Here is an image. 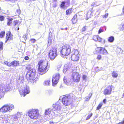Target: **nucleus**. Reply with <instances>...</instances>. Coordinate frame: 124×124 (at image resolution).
I'll return each instance as SVG.
<instances>
[{"mask_svg": "<svg viewBox=\"0 0 124 124\" xmlns=\"http://www.w3.org/2000/svg\"><path fill=\"white\" fill-rule=\"evenodd\" d=\"M59 99L62 100L64 105L68 106L71 104L72 101L75 99V98L74 95L70 94L67 96H63L61 97Z\"/></svg>", "mask_w": 124, "mask_h": 124, "instance_id": "1", "label": "nucleus"}, {"mask_svg": "<svg viewBox=\"0 0 124 124\" xmlns=\"http://www.w3.org/2000/svg\"><path fill=\"white\" fill-rule=\"evenodd\" d=\"M30 65H28L27 67V68L29 69V70L28 71L26 75V78L28 80H32L33 84H34V82L37 81L38 78L37 79L36 78V80H35V69H29Z\"/></svg>", "mask_w": 124, "mask_h": 124, "instance_id": "2", "label": "nucleus"}, {"mask_svg": "<svg viewBox=\"0 0 124 124\" xmlns=\"http://www.w3.org/2000/svg\"><path fill=\"white\" fill-rule=\"evenodd\" d=\"M38 70L39 73L42 75L46 73L48 71L47 62L40 60L38 63Z\"/></svg>", "mask_w": 124, "mask_h": 124, "instance_id": "3", "label": "nucleus"}, {"mask_svg": "<svg viewBox=\"0 0 124 124\" xmlns=\"http://www.w3.org/2000/svg\"><path fill=\"white\" fill-rule=\"evenodd\" d=\"M61 51L60 53L62 55L67 56L70 53L71 47L70 46L68 45L63 46L61 47Z\"/></svg>", "mask_w": 124, "mask_h": 124, "instance_id": "4", "label": "nucleus"}, {"mask_svg": "<svg viewBox=\"0 0 124 124\" xmlns=\"http://www.w3.org/2000/svg\"><path fill=\"white\" fill-rule=\"evenodd\" d=\"M28 115L31 119H36L39 116V112L38 109H30L28 112Z\"/></svg>", "mask_w": 124, "mask_h": 124, "instance_id": "5", "label": "nucleus"}, {"mask_svg": "<svg viewBox=\"0 0 124 124\" xmlns=\"http://www.w3.org/2000/svg\"><path fill=\"white\" fill-rule=\"evenodd\" d=\"M30 92V89L28 86L25 85L22 87L19 91L21 96L24 97L25 95L29 93Z\"/></svg>", "mask_w": 124, "mask_h": 124, "instance_id": "6", "label": "nucleus"}, {"mask_svg": "<svg viewBox=\"0 0 124 124\" xmlns=\"http://www.w3.org/2000/svg\"><path fill=\"white\" fill-rule=\"evenodd\" d=\"M57 49L54 47L50 51L49 54V58L52 60H54L57 55Z\"/></svg>", "mask_w": 124, "mask_h": 124, "instance_id": "7", "label": "nucleus"}, {"mask_svg": "<svg viewBox=\"0 0 124 124\" xmlns=\"http://www.w3.org/2000/svg\"><path fill=\"white\" fill-rule=\"evenodd\" d=\"M14 108V106L12 104L6 105L4 106L0 109L2 112H6L10 111Z\"/></svg>", "mask_w": 124, "mask_h": 124, "instance_id": "8", "label": "nucleus"}, {"mask_svg": "<svg viewBox=\"0 0 124 124\" xmlns=\"http://www.w3.org/2000/svg\"><path fill=\"white\" fill-rule=\"evenodd\" d=\"M53 110L55 111L54 112V113L57 115V114L56 113H57V111H59L62 108L61 104L59 101H57L53 105Z\"/></svg>", "mask_w": 124, "mask_h": 124, "instance_id": "9", "label": "nucleus"}, {"mask_svg": "<svg viewBox=\"0 0 124 124\" xmlns=\"http://www.w3.org/2000/svg\"><path fill=\"white\" fill-rule=\"evenodd\" d=\"M60 76V75L58 73H56L53 75L52 78V83L53 86L57 83Z\"/></svg>", "mask_w": 124, "mask_h": 124, "instance_id": "10", "label": "nucleus"}, {"mask_svg": "<svg viewBox=\"0 0 124 124\" xmlns=\"http://www.w3.org/2000/svg\"><path fill=\"white\" fill-rule=\"evenodd\" d=\"M95 50L98 53L106 55L108 54L107 51L104 48L97 47L95 49Z\"/></svg>", "mask_w": 124, "mask_h": 124, "instance_id": "11", "label": "nucleus"}, {"mask_svg": "<svg viewBox=\"0 0 124 124\" xmlns=\"http://www.w3.org/2000/svg\"><path fill=\"white\" fill-rule=\"evenodd\" d=\"M80 76L77 72H73L72 75V77L74 82H78L79 81Z\"/></svg>", "mask_w": 124, "mask_h": 124, "instance_id": "12", "label": "nucleus"}, {"mask_svg": "<svg viewBox=\"0 0 124 124\" xmlns=\"http://www.w3.org/2000/svg\"><path fill=\"white\" fill-rule=\"evenodd\" d=\"M9 88L8 85L6 86L4 84L0 85V92L4 93L5 91H7L9 90Z\"/></svg>", "mask_w": 124, "mask_h": 124, "instance_id": "13", "label": "nucleus"}, {"mask_svg": "<svg viewBox=\"0 0 124 124\" xmlns=\"http://www.w3.org/2000/svg\"><path fill=\"white\" fill-rule=\"evenodd\" d=\"M113 87L112 85L109 86L107 88L104 90L103 92L104 94L105 95L110 94L111 93Z\"/></svg>", "mask_w": 124, "mask_h": 124, "instance_id": "14", "label": "nucleus"}, {"mask_svg": "<svg viewBox=\"0 0 124 124\" xmlns=\"http://www.w3.org/2000/svg\"><path fill=\"white\" fill-rule=\"evenodd\" d=\"M10 116L8 115H3L0 117V119L3 121H6L8 122L10 120Z\"/></svg>", "mask_w": 124, "mask_h": 124, "instance_id": "15", "label": "nucleus"}, {"mask_svg": "<svg viewBox=\"0 0 124 124\" xmlns=\"http://www.w3.org/2000/svg\"><path fill=\"white\" fill-rule=\"evenodd\" d=\"M21 116V115L20 113H18L16 115H14L12 116L11 118L14 121H16L18 118H20Z\"/></svg>", "mask_w": 124, "mask_h": 124, "instance_id": "16", "label": "nucleus"}, {"mask_svg": "<svg viewBox=\"0 0 124 124\" xmlns=\"http://www.w3.org/2000/svg\"><path fill=\"white\" fill-rule=\"evenodd\" d=\"M93 39L95 41H98L101 42L103 39L98 35H94L93 38Z\"/></svg>", "mask_w": 124, "mask_h": 124, "instance_id": "17", "label": "nucleus"}, {"mask_svg": "<svg viewBox=\"0 0 124 124\" xmlns=\"http://www.w3.org/2000/svg\"><path fill=\"white\" fill-rule=\"evenodd\" d=\"M6 35V38L7 39L6 41V42H7L8 40H10L12 39V35L11 34V32H8L7 33Z\"/></svg>", "mask_w": 124, "mask_h": 124, "instance_id": "18", "label": "nucleus"}, {"mask_svg": "<svg viewBox=\"0 0 124 124\" xmlns=\"http://www.w3.org/2000/svg\"><path fill=\"white\" fill-rule=\"evenodd\" d=\"M79 58V56L78 55H72L71 57V60L73 61H77L78 60Z\"/></svg>", "mask_w": 124, "mask_h": 124, "instance_id": "19", "label": "nucleus"}, {"mask_svg": "<svg viewBox=\"0 0 124 124\" xmlns=\"http://www.w3.org/2000/svg\"><path fill=\"white\" fill-rule=\"evenodd\" d=\"M53 109L51 108H48L46 109L45 111L44 114L45 115H48L50 114L52 111L53 112Z\"/></svg>", "mask_w": 124, "mask_h": 124, "instance_id": "20", "label": "nucleus"}, {"mask_svg": "<svg viewBox=\"0 0 124 124\" xmlns=\"http://www.w3.org/2000/svg\"><path fill=\"white\" fill-rule=\"evenodd\" d=\"M50 79L47 80L44 82L43 84L44 85L48 86L50 85Z\"/></svg>", "mask_w": 124, "mask_h": 124, "instance_id": "21", "label": "nucleus"}, {"mask_svg": "<svg viewBox=\"0 0 124 124\" xmlns=\"http://www.w3.org/2000/svg\"><path fill=\"white\" fill-rule=\"evenodd\" d=\"M52 33L50 32L49 33V36L48 38V44H49L50 45L51 43L52 42V36L51 35Z\"/></svg>", "mask_w": 124, "mask_h": 124, "instance_id": "22", "label": "nucleus"}, {"mask_svg": "<svg viewBox=\"0 0 124 124\" xmlns=\"http://www.w3.org/2000/svg\"><path fill=\"white\" fill-rule=\"evenodd\" d=\"M118 28L121 31H124V22L122 23L121 25H119Z\"/></svg>", "mask_w": 124, "mask_h": 124, "instance_id": "23", "label": "nucleus"}, {"mask_svg": "<svg viewBox=\"0 0 124 124\" xmlns=\"http://www.w3.org/2000/svg\"><path fill=\"white\" fill-rule=\"evenodd\" d=\"M77 15H75L72 18V21L73 24H75L77 22Z\"/></svg>", "mask_w": 124, "mask_h": 124, "instance_id": "24", "label": "nucleus"}, {"mask_svg": "<svg viewBox=\"0 0 124 124\" xmlns=\"http://www.w3.org/2000/svg\"><path fill=\"white\" fill-rule=\"evenodd\" d=\"M12 65L14 66H16L19 64V61H14L12 62Z\"/></svg>", "mask_w": 124, "mask_h": 124, "instance_id": "25", "label": "nucleus"}, {"mask_svg": "<svg viewBox=\"0 0 124 124\" xmlns=\"http://www.w3.org/2000/svg\"><path fill=\"white\" fill-rule=\"evenodd\" d=\"M118 74L117 73V72L116 71H113L112 72V75L113 77L114 78H117Z\"/></svg>", "mask_w": 124, "mask_h": 124, "instance_id": "26", "label": "nucleus"}, {"mask_svg": "<svg viewBox=\"0 0 124 124\" xmlns=\"http://www.w3.org/2000/svg\"><path fill=\"white\" fill-rule=\"evenodd\" d=\"M73 54L72 55H78L79 56V54L78 50L77 49H74L72 52Z\"/></svg>", "mask_w": 124, "mask_h": 124, "instance_id": "27", "label": "nucleus"}, {"mask_svg": "<svg viewBox=\"0 0 124 124\" xmlns=\"http://www.w3.org/2000/svg\"><path fill=\"white\" fill-rule=\"evenodd\" d=\"M114 40V38L113 36H111L109 37L108 41L109 42L112 43L113 42Z\"/></svg>", "mask_w": 124, "mask_h": 124, "instance_id": "28", "label": "nucleus"}, {"mask_svg": "<svg viewBox=\"0 0 124 124\" xmlns=\"http://www.w3.org/2000/svg\"><path fill=\"white\" fill-rule=\"evenodd\" d=\"M72 12V9L71 8H70L66 11V14L67 15H70Z\"/></svg>", "mask_w": 124, "mask_h": 124, "instance_id": "29", "label": "nucleus"}, {"mask_svg": "<svg viewBox=\"0 0 124 124\" xmlns=\"http://www.w3.org/2000/svg\"><path fill=\"white\" fill-rule=\"evenodd\" d=\"M8 22L7 23V25L9 26L10 24L12 23V21L13 20V19L11 18H8Z\"/></svg>", "mask_w": 124, "mask_h": 124, "instance_id": "30", "label": "nucleus"}, {"mask_svg": "<svg viewBox=\"0 0 124 124\" xmlns=\"http://www.w3.org/2000/svg\"><path fill=\"white\" fill-rule=\"evenodd\" d=\"M65 4V2L64 1L62 2L60 5L61 7L62 8H64L66 7Z\"/></svg>", "mask_w": 124, "mask_h": 124, "instance_id": "31", "label": "nucleus"}, {"mask_svg": "<svg viewBox=\"0 0 124 124\" xmlns=\"http://www.w3.org/2000/svg\"><path fill=\"white\" fill-rule=\"evenodd\" d=\"M59 65H58L57 66V70L58 71H59L60 70V69L61 68V67L62 66V63L61 62H60L59 63Z\"/></svg>", "mask_w": 124, "mask_h": 124, "instance_id": "32", "label": "nucleus"}, {"mask_svg": "<svg viewBox=\"0 0 124 124\" xmlns=\"http://www.w3.org/2000/svg\"><path fill=\"white\" fill-rule=\"evenodd\" d=\"M4 63L6 65L8 66H10L12 65V62L10 63L8 62L7 61H5Z\"/></svg>", "mask_w": 124, "mask_h": 124, "instance_id": "33", "label": "nucleus"}, {"mask_svg": "<svg viewBox=\"0 0 124 124\" xmlns=\"http://www.w3.org/2000/svg\"><path fill=\"white\" fill-rule=\"evenodd\" d=\"M65 2V6L66 7H69L70 4V0H68Z\"/></svg>", "mask_w": 124, "mask_h": 124, "instance_id": "34", "label": "nucleus"}, {"mask_svg": "<svg viewBox=\"0 0 124 124\" xmlns=\"http://www.w3.org/2000/svg\"><path fill=\"white\" fill-rule=\"evenodd\" d=\"M92 95V93H89L88 95V96L86 97V99L85 100V101H89V100L90 99V98H91V96Z\"/></svg>", "mask_w": 124, "mask_h": 124, "instance_id": "35", "label": "nucleus"}, {"mask_svg": "<svg viewBox=\"0 0 124 124\" xmlns=\"http://www.w3.org/2000/svg\"><path fill=\"white\" fill-rule=\"evenodd\" d=\"M5 34V31H2L1 32L0 34V38H2L3 37H4Z\"/></svg>", "mask_w": 124, "mask_h": 124, "instance_id": "36", "label": "nucleus"}, {"mask_svg": "<svg viewBox=\"0 0 124 124\" xmlns=\"http://www.w3.org/2000/svg\"><path fill=\"white\" fill-rule=\"evenodd\" d=\"M68 68L67 66H65L63 70V72L64 73H65L66 71L67 70Z\"/></svg>", "mask_w": 124, "mask_h": 124, "instance_id": "37", "label": "nucleus"}, {"mask_svg": "<svg viewBox=\"0 0 124 124\" xmlns=\"http://www.w3.org/2000/svg\"><path fill=\"white\" fill-rule=\"evenodd\" d=\"M102 103H100L99 105L97 107V109L98 110H99V109L101 108L102 107Z\"/></svg>", "mask_w": 124, "mask_h": 124, "instance_id": "38", "label": "nucleus"}, {"mask_svg": "<svg viewBox=\"0 0 124 124\" xmlns=\"http://www.w3.org/2000/svg\"><path fill=\"white\" fill-rule=\"evenodd\" d=\"M4 93L0 92V99H1L4 97Z\"/></svg>", "mask_w": 124, "mask_h": 124, "instance_id": "39", "label": "nucleus"}, {"mask_svg": "<svg viewBox=\"0 0 124 124\" xmlns=\"http://www.w3.org/2000/svg\"><path fill=\"white\" fill-rule=\"evenodd\" d=\"M99 4H96V2H95L91 4L92 6H93L95 7L96 6H98L99 5Z\"/></svg>", "mask_w": 124, "mask_h": 124, "instance_id": "40", "label": "nucleus"}, {"mask_svg": "<svg viewBox=\"0 0 124 124\" xmlns=\"http://www.w3.org/2000/svg\"><path fill=\"white\" fill-rule=\"evenodd\" d=\"M3 43L2 42H0V49L1 50H2L3 49Z\"/></svg>", "mask_w": 124, "mask_h": 124, "instance_id": "41", "label": "nucleus"}, {"mask_svg": "<svg viewBox=\"0 0 124 124\" xmlns=\"http://www.w3.org/2000/svg\"><path fill=\"white\" fill-rule=\"evenodd\" d=\"M4 17L3 16L0 15V21H2L4 19Z\"/></svg>", "mask_w": 124, "mask_h": 124, "instance_id": "42", "label": "nucleus"}, {"mask_svg": "<svg viewBox=\"0 0 124 124\" xmlns=\"http://www.w3.org/2000/svg\"><path fill=\"white\" fill-rule=\"evenodd\" d=\"M92 113H91L90 115H88L87 117L86 120L89 119L92 116Z\"/></svg>", "mask_w": 124, "mask_h": 124, "instance_id": "43", "label": "nucleus"}, {"mask_svg": "<svg viewBox=\"0 0 124 124\" xmlns=\"http://www.w3.org/2000/svg\"><path fill=\"white\" fill-rule=\"evenodd\" d=\"M108 13L106 14L105 15L102 16V18H106L108 16Z\"/></svg>", "mask_w": 124, "mask_h": 124, "instance_id": "44", "label": "nucleus"}, {"mask_svg": "<svg viewBox=\"0 0 124 124\" xmlns=\"http://www.w3.org/2000/svg\"><path fill=\"white\" fill-rule=\"evenodd\" d=\"M30 41H31V42L33 43H35L36 41V40L34 39H31L30 40Z\"/></svg>", "mask_w": 124, "mask_h": 124, "instance_id": "45", "label": "nucleus"}, {"mask_svg": "<svg viewBox=\"0 0 124 124\" xmlns=\"http://www.w3.org/2000/svg\"><path fill=\"white\" fill-rule=\"evenodd\" d=\"M14 23L15 25H16L18 23V21L17 20L14 21Z\"/></svg>", "mask_w": 124, "mask_h": 124, "instance_id": "46", "label": "nucleus"}, {"mask_svg": "<svg viewBox=\"0 0 124 124\" xmlns=\"http://www.w3.org/2000/svg\"><path fill=\"white\" fill-rule=\"evenodd\" d=\"M87 78V76L85 75H84L83 76V79L85 80H86V78Z\"/></svg>", "mask_w": 124, "mask_h": 124, "instance_id": "47", "label": "nucleus"}, {"mask_svg": "<svg viewBox=\"0 0 124 124\" xmlns=\"http://www.w3.org/2000/svg\"><path fill=\"white\" fill-rule=\"evenodd\" d=\"M97 59L98 60H100L101 58V56L100 55H98L97 56Z\"/></svg>", "mask_w": 124, "mask_h": 124, "instance_id": "48", "label": "nucleus"}, {"mask_svg": "<svg viewBox=\"0 0 124 124\" xmlns=\"http://www.w3.org/2000/svg\"><path fill=\"white\" fill-rule=\"evenodd\" d=\"M117 51H119V53H122V50L121 48H118L117 49Z\"/></svg>", "mask_w": 124, "mask_h": 124, "instance_id": "49", "label": "nucleus"}, {"mask_svg": "<svg viewBox=\"0 0 124 124\" xmlns=\"http://www.w3.org/2000/svg\"><path fill=\"white\" fill-rule=\"evenodd\" d=\"M91 12H88L87 13V17H88L89 18L90 17H91V16H89V15L90 14L91 15Z\"/></svg>", "mask_w": 124, "mask_h": 124, "instance_id": "50", "label": "nucleus"}, {"mask_svg": "<svg viewBox=\"0 0 124 124\" xmlns=\"http://www.w3.org/2000/svg\"><path fill=\"white\" fill-rule=\"evenodd\" d=\"M103 31L101 30V29H100L98 31V34H99L101 33V32Z\"/></svg>", "mask_w": 124, "mask_h": 124, "instance_id": "51", "label": "nucleus"}, {"mask_svg": "<svg viewBox=\"0 0 124 124\" xmlns=\"http://www.w3.org/2000/svg\"><path fill=\"white\" fill-rule=\"evenodd\" d=\"M24 59L26 60H28L29 59V58L28 57V56H25L24 58Z\"/></svg>", "mask_w": 124, "mask_h": 124, "instance_id": "52", "label": "nucleus"}, {"mask_svg": "<svg viewBox=\"0 0 124 124\" xmlns=\"http://www.w3.org/2000/svg\"><path fill=\"white\" fill-rule=\"evenodd\" d=\"M86 30V28L85 27H84L82 28V30L83 31H85Z\"/></svg>", "mask_w": 124, "mask_h": 124, "instance_id": "53", "label": "nucleus"}, {"mask_svg": "<svg viewBox=\"0 0 124 124\" xmlns=\"http://www.w3.org/2000/svg\"><path fill=\"white\" fill-rule=\"evenodd\" d=\"M55 123H54L53 122L50 121L49 124H55Z\"/></svg>", "mask_w": 124, "mask_h": 124, "instance_id": "54", "label": "nucleus"}, {"mask_svg": "<svg viewBox=\"0 0 124 124\" xmlns=\"http://www.w3.org/2000/svg\"><path fill=\"white\" fill-rule=\"evenodd\" d=\"M118 124H124V120L122 122L119 123Z\"/></svg>", "mask_w": 124, "mask_h": 124, "instance_id": "55", "label": "nucleus"}, {"mask_svg": "<svg viewBox=\"0 0 124 124\" xmlns=\"http://www.w3.org/2000/svg\"><path fill=\"white\" fill-rule=\"evenodd\" d=\"M17 13L18 14H20V9H18L17 10Z\"/></svg>", "mask_w": 124, "mask_h": 124, "instance_id": "56", "label": "nucleus"}, {"mask_svg": "<svg viewBox=\"0 0 124 124\" xmlns=\"http://www.w3.org/2000/svg\"><path fill=\"white\" fill-rule=\"evenodd\" d=\"M63 80H64V82L65 83H66V85H67V83H66L67 81H66V79H65L64 78Z\"/></svg>", "mask_w": 124, "mask_h": 124, "instance_id": "57", "label": "nucleus"}, {"mask_svg": "<svg viewBox=\"0 0 124 124\" xmlns=\"http://www.w3.org/2000/svg\"><path fill=\"white\" fill-rule=\"evenodd\" d=\"M106 99H104L103 100V102H104V103H105V102H106Z\"/></svg>", "mask_w": 124, "mask_h": 124, "instance_id": "58", "label": "nucleus"}, {"mask_svg": "<svg viewBox=\"0 0 124 124\" xmlns=\"http://www.w3.org/2000/svg\"><path fill=\"white\" fill-rule=\"evenodd\" d=\"M105 39H104L103 41V43H105Z\"/></svg>", "mask_w": 124, "mask_h": 124, "instance_id": "59", "label": "nucleus"}, {"mask_svg": "<svg viewBox=\"0 0 124 124\" xmlns=\"http://www.w3.org/2000/svg\"><path fill=\"white\" fill-rule=\"evenodd\" d=\"M65 29L66 30H67L68 29V28H66Z\"/></svg>", "mask_w": 124, "mask_h": 124, "instance_id": "60", "label": "nucleus"}, {"mask_svg": "<svg viewBox=\"0 0 124 124\" xmlns=\"http://www.w3.org/2000/svg\"><path fill=\"white\" fill-rule=\"evenodd\" d=\"M123 97H124V93L123 94Z\"/></svg>", "mask_w": 124, "mask_h": 124, "instance_id": "61", "label": "nucleus"}, {"mask_svg": "<svg viewBox=\"0 0 124 124\" xmlns=\"http://www.w3.org/2000/svg\"><path fill=\"white\" fill-rule=\"evenodd\" d=\"M19 28H18V29H17V30H19Z\"/></svg>", "mask_w": 124, "mask_h": 124, "instance_id": "62", "label": "nucleus"}, {"mask_svg": "<svg viewBox=\"0 0 124 124\" xmlns=\"http://www.w3.org/2000/svg\"><path fill=\"white\" fill-rule=\"evenodd\" d=\"M61 30H63V29H62H62H61Z\"/></svg>", "mask_w": 124, "mask_h": 124, "instance_id": "63", "label": "nucleus"}, {"mask_svg": "<svg viewBox=\"0 0 124 124\" xmlns=\"http://www.w3.org/2000/svg\"><path fill=\"white\" fill-rule=\"evenodd\" d=\"M56 0H54V1Z\"/></svg>", "mask_w": 124, "mask_h": 124, "instance_id": "64", "label": "nucleus"}]
</instances>
